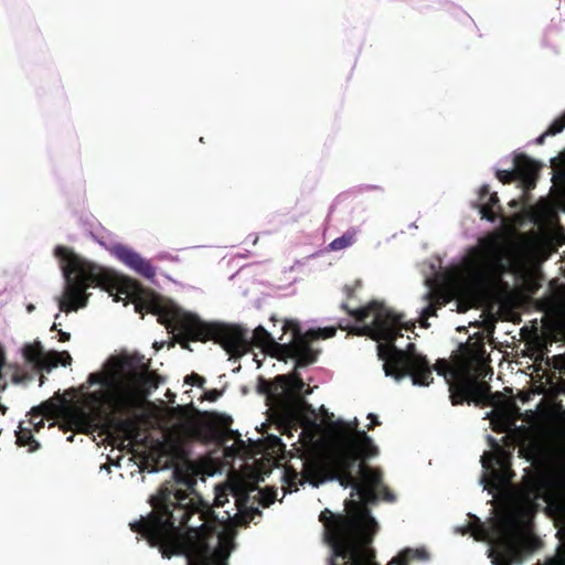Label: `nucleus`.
Returning a JSON list of instances; mask_svg holds the SVG:
<instances>
[{
  "mask_svg": "<svg viewBox=\"0 0 565 565\" xmlns=\"http://www.w3.org/2000/svg\"><path fill=\"white\" fill-rule=\"evenodd\" d=\"M152 512L130 524L152 547H159L163 557L184 555L198 565H226L230 552L224 547L212 548L203 523L189 525L193 514L199 521L216 519L212 507L193 491L188 493L162 484L150 499Z\"/></svg>",
  "mask_w": 565,
  "mask_h": 565,
  "instance_id": "nucleus-1",
  "label": "nucleus"
},
{
  "mask_svg": "<svg viewBox=\"0 0 565 565\" xmlns=\"http://www.w3.org/2000/svg\"><path fill=\"white\" fill-rule=\"evenodd\" d=\"M342 308L356 322H364L373 317L371 324H364L361 328L352 327L345 320L339 321L338 328L360 335H370L376 341H385L377 345V355L384 362L383 370L386 376L397 382L409 376L413 384L418 386H428L434 381L429 361L417 352L414 343H408L405 349L395 345L396 339L402 337L401 330L413 331L414 322L404 323V315L394 312L376 300L355 310L349 309L347 303H343Z\"/></svg>",
  "mask_w": 565,
  "mask_h": 565,
  "instance_id": "nucleus-2",
  "label": "nucleus"
},
{
  "mask_svg": "<svg viewBox=\"0 0 565 565\" xmlns=\"http://www.w3.org/2000/svg\"><path fill=\"white\" fill-rule=\"evenodd\" d=\"M356 426L355 419L354 433L341 437L331 451V479H337L343 488H352V498L359 495L364 503H374L379 500L382 472L363 463V460L377 456L379 448L366 431L356 429Z\"/></svg>",
  "mask_w": 565,
  "mask_h": 565,
  "instance_id": "nucleus-3",
  "label": "nucleus"
},
{
  "mask_svg": "<svg viewBox=\"0 0 565 565\" xmlns=\"http://www.w3.org/2000/svg\"><path fill=\"white\" fill-rule=\"evenodd\" d=\"M319 521L324 526V541L332 550L329 565H379L371 547L379 524L367 510L348 516L324 509Z\"/></svg>",
  "mask_w": 565,
  "mask_h": 565,
  "instance_id": "nucleus-4",
  "label": "nucleus"
},
{
  "mask_svg": "<svg viewBox=\"0 0 565 565\" xmlns=\"http://www.w3.org/2000/svg\"><path fill=\"white\" fill-rule=\"evenodd\" d=\"M54 255L61 262L65 278L64 294L58 299L60 311L68 313L86 307L88 301L86 289L90 286L100 287L110 295L117 290L118 294H125L128 297L139 288L135 280L120 279L114 271L84 259L65 246H56Z\"/></svg>",
  "mask_w": 565,
  "mask_h": 565,
  "instance_id": "nucleus-5",
  "label": "nucleus"
},
{
  "mask_svg": "<svg viewBox=\"0 0 565 565\" xmlns=\"http://www.w3.org/2000/svg\"><path fill=\"white\" fill-rule=\"evenodd\" d=\"M159 384L160 376L149 371L142 355L124 356L121 416L114 417V430L121 437V443L130 444L139 436V418L146 397Z\"/></svg>",
  "mask_w": 565,
  "mask_h": 565,
  "instance_id": "nucleus-6",
  "label": "nucleus"
},
{
  "mask_svg": "<svg viewBox=\"0 0 565 565\" xmlns=\"http://www.w3.org/2000/svg\"><path fill=\"white\" fill-rule=\"evenodd\" d=\"M484 354L483 343L473 342L461 345L459 365L450 366L447 360L438 359L430 367L449 383L450 399L452 405H461L465 402L476 405H491L493 395L490 385L471 375L475 365L481 366Z\"/></svg>",
  "mask_w": 565,
  "mask_h": 565,
  "instance_id": "nucleus-7",
  "label": "nucleus"
},
{
  "mask_svg": "<svg viewBox=\"0 0 565 565\" xmlns=\"http://www.w3.org/2000/svg\"><path fill=\"white\" fill-rule=\"evenodd\" d=\"M124 381V356L119 358L110 372L90 373L87 383L99 384L103 388L90 392L86 398L99 415H104L114 429V417L121 416Z\"/></svg>",
  "mask_w": 565,
  "mask_h": 565,
  "instance_id": "nucleus-8",
  "label": "nucleus"
},
{
  "mask_svg": "<svg viewBox=\"0 0 565 565\" xmlns=\"http://www.w3.org/2000/svg\"><path fill=\"white\" fill-rule=\"evenodd\" d=\"M511 246L498 232L490 233L478 241L471 249L473 264L481 279H501L510 270Z\"/></svg>",
  "mask_w": 565,
  "mask_h": 565,
  "instance_id": "nucleus-9",
  "label": "nucleus"
},
{
  "mask_svg": "<svg viewBox=\"0 0 565 565\" xmlns=\"http://www.w3.org/2000/svg\"><path fill=\"white\" fill-rule=\"evenodd\" d=\"M135 307L140 313L146 310L157 316L158 322L167 329L178 331V341L181 347L191 350L189 342L193 340L200 320L198 316L184 312L174 306L164 305L158 299L139 300Z\"/></svg>",
  "mask_w": 565,
  "mask_h": 565,
  "instance_id": "nucleus-10",
  "label": "nucleus"
},
{
  "mask_svg": "<svg viewBox=\"0 0 565 565\" xmlns=\"http://www.w3.org/2000/svg\"><path fill=\"white\" fill-rule=\"evenodd\" d=\"M292 332V340L280 349L291 356H296L295 369L305 367L313 364L318 360L319 351L311 347V342L318 339H329L335 335V327H326L311 329L305 333L301 332L297 321L285 320L282 332Z\"/></svg>",
  "mask_w": 565,
  "mask_h": 565,
  "instance_id": "nucleus-11",
  "label": "nucleus"
},
{
  "mask_svg": "<svg viewBox=\"0 0 565 565\" xmlns=\"http://www.w3.org/2000/svg\"><path fill=\"white\" fill-rule=\"evenodd\" d=\"M209 340L220 344L231 356L235 358L245 354L249 348L247 331L241 327L199 320L192 341L206 342Z\"/></svg>",
  "mask_w": 565,
  "mask_h": 565,
  "instance_id": "nucleus-12",
  "label": "nucleus"
},
{
  "mask_svg": "<svg viewBox=\"0 0 565 565\" xmlns=\"http://www.w3.org/2000/svg\"><path fill=\"white\" fill-rule=\"evenodd\" d=\"M540 166L524 153H518L513 158V168L511 170H497L495 177L503 184L519 181L520 186L524 189V196L527 191L536 186Z\"/></svg>",
  "mask_w": 565,
  "mask_h": 565,
  "instance_id": "nucleus-13",
  "label": "nucleus"
},
{
  "mask_svg": "<svg viewBox=\"0 0 565 565\" xmlns=\"http://www.w3.org/2000/svg\"><path fill=\"white\" fill-rule=\"evenodd\" d=\"M473 207L479 210L481 218L489 222H494L498 217H501L503 222L507 221L503 216V209L500 204L498 193L491 192L488 184L480 188L479 202L475 203Z\"/></svg>",
  "mask_w": 565,
  "mask_h": 565,
  "instance_id": "nucleus-14",
  "label": "nucleus"
},
{
  "mask_svg": "<svg viewBox=\"0 0 565 565\" xmlns=\"http://www.w3.org/2000/svg\"><path fill=\"white\" fill-rule=\"evenodd\" d=\"M481 461L484 469L491 470V477L495 482L505 484L512 481L514 472L510 459L503 454L486 452Z\"/></svg>",
  "mask_w": 565,
  "mask_h": 565,
  "instance_id": "nucleus-15",
  "label": "nucleus"
},
{
  "mask_svg": "<svg viewBox=\"0 0 565 565\" xmlns=\"http://www.w3.org/2000/svg\"><path fill=\"white\" fill-rule=\"evenodd\" d=\"M113 253L119 260L132 268L137 274L146 278L154 277L156 269L150 262L142 258L139 254L127 246L117 245L114 247Z\"/></svg>",
  "mask_w": 565,
  "mask_h": 565,
  "instance_id": "nucleus-16",
  "label": "nucleus"
},
{
  "mask_svg": "<svg viewBox=\"0 0 565 565\" xmlns=\"http://www.w3.org/2000/svg\"><path fill=\"white\" fill-rule=\"evenodd\" d=\"M330 456L331 452L323 462L316 459L306 460L302 469L303 478L313 486H318L324 479L332 480V470L329 466Z\"/></svg>",
  "mask_w": 565,
  "mask_h": 565,
  "instance_id": "nucleus-17",
  "label": "nucleus"
},
{
  "mask_svg": "<svg viewBox=\"0 0 565 565\" xmlns=\"http://www.w3.org/2000/svg\"><path fill=\"white\" fill-rule=\"evenodd\" d=\"M253 342L256 347L262 349H271L274 351L273 355L278 360L287 361V359H294L296 361V356H291L280 349L281 345H287L288 343H278L262 326L255 328L253 332Z\"/></svg>",
  "mask_w": 565,
  "mask_h": 565,
  "instance_id": "nucleus-18",
  "label": "nucleus"
},
{
  "mask_svg": "<svg viewBox=\"0 0 565 565\" xmlns=\"http://www.w3.org/2000/svg\"><path fill=\"white\" fill-rule=\"evenodd\" d=\"M523 561V548L515 542L502 540L498 545L495 565L520 564Z\"/></svg>",
  "mask_w": 565,
  "mask_h": 565,
  "instance_id": "nucleus-19",
  "label": "nucleus"
},
{
  "mask_svg": "<svg viewBox=\"0 0 565 565\" xmlns=\"http://www.w3.org/2000/svg\"><path fill=\"white\" fill-rule=\"evenodd\" d=\"M424 299L427 301V306L420 312L419 323L422 328L427 329L429 327L428 319L437 316V310L446 303V299L443 294L435 290L427 291Z\"/></svg>",
  "mask_w": 565,
  "mask_h": 565,
  "instance_id": "nucleus-20",
  "label": "nucleus"
},
{
  "mask_svg": "<svg viewBox=\"0 0 565 565\" xmlns=\"http://www.w3.org/2000/svg\"><path fill=\"white\" fill-rule=\"evenodd\" d=\"M22 351L25 361L44 371V366L49 362V352H44L41 342L28 343Z\"/></svg>",
  "mask_w": 565,
  "mask_h": 565,
  "instance_id": "nucleus-21",
  "label": "nucleus"
},
{
  "mask_svg": "<svg viewBox=\"0 0 565 565\" xmlns=\"http://www.w3.org/2000/svg\"><path fill=\"white\" fill-rule=\"evenodd\" d=\"M275 382L280 387L290 390L294 394H301L306 385L300 374L296 371L288 375H278Z\"/></svg>",
  "mask_w": 565,
  "mask_h": 565,
  "instance_id": "nucleus-22",
  "label": "nucleus"
},
{
  "mask_svg": "<svg viewBox=\"0 0 565 565\" xmlns=\"http://www.w3.org/2000/svg\"><path fill=\"white\" fill-rule=\"evenodd\" d=\"M58 364L68 366L72 364V356L67 351H49V362L44 366V371L50 372Z\"/></svg>",
  "mask_w": 565,
  "mask_h": 565,
  "instance_id": "nucleus-23",
  "label": "nucleus"
},
{
  "mask_svg": "<svg viewBox=\"0 0 565 565\" xmlns=\"http://www.w3.org/2000/svg\"><path fill=\"white\" fill-rule=\"evenodd\" d=\"M411 558L427 559L428 553L424 548H406L401 552L397 556L393 557L391 563H397V565H405Z\"/></svg>",
  "mask_w": 565,
  "mask_h": 565,
  "instance_id": "nucleus-24",
  "label": "nucleus"
},
{
  "mask_svg": "<svg viewBox=\"0 0 565 565\" xmlns=\"http://www.w3.org/2000/svg\"><path fill=\"white\" fill-rule=\"evenodd\" d=\"M358 231L355 228H350L340 237H337L329 244V248L331 250H341L349 246H351L355 242Z\"/></svg>",
  "mask_w": 565,
  "mask_h": 565,
  "instance_id": "nucleus-25",
  "label": "nucleus"
},
{
  "mask_svg": "<svg viewBox=\"0 0 565 565\" xmlns=\"http://www.w3.org/2000/svg\"><path fill=\"white\" fill-rule=\"evenodd\" d=\"M529 494L539 497L540 492L544 487V478L542 475L533 473L524 480Z\"/></svg>",
  "mask_w": 565,
  "mask_h": 565,
  "instance_id": "nucleus-26",
  "label": "nucleus"
},
{
  "mask_svg": "<svg viewBox=\"0 0 565 565\" xmlns=\"http://www.w3.org/2000/svg\"><path fill=\"white\" fill-rule=\"evenodd\" d=\"M520 454L527 460L534 461L542 455V447L536 440H531L520 449Z\"/></svg>",
  "mask_w": 565,
  "mask_h": 565,
  "instance_id": "nucleus-27",
  "label": "nucleus"
},
{
  "mask_svg": "<svg viewBox=\"0 0 565 565\" xmlns=\"http://www.w3.org/2000/svg\"><path fill=\"white\" fill-rule=\"evenodd\" d=\"M17 439L20 446H29L30 451H35L40 447V444L34 439L31 430H21Z\"/></svg>",
  "mask_w": 565,
  "mask_h": 565,
  "instance_id": "nucleus-28",
  "label": "nucleus"
},
{
  "mask_svg": "<svg viewBox=\"0 0 565 565\" xmlns=\"http://www.w3.org/2000/svg\"><path fill=\"white\" fill-rule=\"evenodd\" d=\"M277 491L274 488H265L259 490V504L264 508H268L276 500Z\"/></svg>",
  "mask_w": 565,
  "mask_h": 565,
  "instance_id": "nucleus-29",
  "label": "nucleus"
},
{
  "mask_svg": "<svg viewBox=\"0 0 565 565\" xmlns=\"http://www.w3.org/2000/svg\"><path fill=\"white\" fill-rule=\"evenodd\" d=\"M361 287H362L361 280H355L352 286L351 285H345L343 287V292L347 296V301H344V303H347L349 309H351V310L360 309V308H363V307L367 306V305H365V306L358 307V308H351L350 305H349V300L354 298V294H355L356 289H359ZM341 305H343V302ZM340 307H342V306H340ZM341 309L344 310L343 308H341Z\"/></svg>",
  "mask_w": 565,
  "mask_h": 565,
  "instance_id": "nucleus-30",
  "label": "nucleus"
},
{
  "mask_svg": "<svg viewBox=\"0 0 565 565\" xmlns=\"http://www.w3.org/2000/svg\"><path fill=\"white\" fill-rule=\"evenodd\" d=\"M564 128H565V114L562 117L555 119L550 125V127L545 130V135L555 136V135L562 132Z\"/></svg>",
  "mask_w": 565,
  "mask_h": 565,
  "instance_id": "nucleus-31",
  "label": "nucleus"
},
{
  "mask_svg": "<svg viewBox=\"0 0 565 565\" xmlns=\"http://www.w3.org/2000/svg\"><path fill=\"white\" fill-rule=\"evenodd\" d=\"M530 202H531L530 191H527V196H524V191H523L520 199H513L509 202V206L512 209H515V210L525 209L530 205Z\"/></svg>",
  "mask_w": 565,
  "mask_h": 565,
  "instance_id": "nucleus-32",
  "label": "nucleus"
},
{
  "mask_svg": "<svg viewBox=\"0 0 565 565\" xmlns=\"http://www.w3.org/2000/svg\"><path fill=\"white\" fill-rule=\"evenodd\" d=\"M205 379L201 375H199L198 373H194L192 372L191 374L186 375L185 379H184V383L185 384H189V385H192V386H198L200 388H203L204 387V384H205Z\"/></svg>",
  "mask_w": 565,
  "mask_h": 565,
  "instance_id": "nucleus-33",
  "label": "nucleus"
},
{
  "mask_svg": "<svg viewBox=\"0 0 565 565\" xmlns=\"http://www.w3.org/2000/svg\"><path fill=\"white\" fill-rule=\"evenodd\" d=\"M68 417L71 423L77 427L83 425V420L86 417V413L83 409H73L70 413Z\"/></svg>",
  "mask_w": 565,
  "mask_h": 565,
  "instance_id": "nucleus-34",
  "label": "nucleus"
},
{
  "mask_svg": "<svg viewBox=\"0 0 565 565\" xmlns=\"http://www.w3.org/2000/svg\"><path fill=\"white\" fill-rule=\"evenodd\" d=\"M381 494L382 499L387 502L395 501V494L383 483L377 488V495Z\"/></svg>",
  "mask_w": 565,
  "mask_h": 565,
  "instance_id": "nucleus-35",
  "label": "nucleus"
},
{
  "mask_svg": "<svg viewBox=\"0 0 565 565\" xmlns=\"http://www.w3.org/2000/svg\"><path fill=\"white\" fill-rule=\"evenodd\" d=\"M220 422H221V425L223 426V428L226 430V433L228 434V436L231 438L234 437V435H237L236 431H233L230 426L232 424V418L230 416H221L220 417Z\"/></svg>",
  "mask_w": 565,
  "mask_h": 565,
  "instance_id": "nucleus-36",
  "label": "nucleus"
},
{
  "mask_svg": "<svg viewBox=\"0 0 565 565\" xmlns=\"http://www.w3.org/2000/svg\"><path fill=\"white\" fill-rule=\"evenodd\" d=\"M223 394V391H220L217 388L209 390L204 393V398L209 402H216Z\"/></svg>",
  "mask_w": 565,
  "mask_h": 565,
  "instance_id": "nucleus-37",
  "label": "nucleus"
},
{
  "mask_svg": "<svg viewBox=\"0 0 565 565\" xmlns=\"http://www.w3.org/2000/svg\"><path fill=\"white\" fill-rule=\"evenodd\" d=\"M4 364H6V355H4V351H3L2 347L0 345V390L6 388V382H4V377L2 374V369H3Z\"/></svg>",
  "mask_w": 565,
  "mask_h": 565,
  "instance_id": "nucleus-38",
  "label": "nucleus"
},
{
  "mask_svg": "<svg viewBox=\"0 0 565 565\" xmlns=\"http://www.w3.org/2000/svg\"><path fill=\"white\" fill-rule=\"evenodd\" d=\"M546 565H565V548L557 556L548 559Z\"/></svg>",
  "mask_w": 565,
  "mask_h": 565,
  "instance_id": "nucleus-39",
  "label": "nucleus"
},
{
  "mask_svg": "<svg viewBox=\"0 0 565 565\" xmlns=\"http://www.w3.org/2000/svg\"><path fill=\"white\" fill-rule=\"evenodd\" d=\"M271 384L268 383L267 381H265L264 379H259V383H258V392L262 393V394H270L273 393L271 391Z\"/></svg>",
  "mask_w": 565,
  "mask_h": 565,
  "instance_id": "nucleus-40",
  "label": "nucleus"
},
{
  "mask_svg": "<svg viewBox=\"0 0 565 565\" xmlns=\"http://www.w3.org/2000/svg\"><path fill=\"white\" fill-rule=\"evenodd\" d=\"M51 331H57L60 342H66L71 339V334L61 329H57L56 323H53V326L51 327Z\"/></svg>",
  "mask_w": 565,
  "mask_h": 565,
  "instance_id": "nucleus-41",
  "label": "nucleus"
},
{
  "mask_svg": "<svg viewBox=\"0 0 565 565\" xmlns=\"http://www.w3.org/2000/svg\"><path fill=\"white\" fill-rule=\"evenodd\" d=\"M285 478L289 486H294L296 484V480L298 479V473L295 470H287Z\"/></svg>",
  "mask_w": 565,
  "mask_h": 565,
  "instance_id": "nucleus-42",
  "label": "nucleus"
},
{
  "mask_svg": "<svg viewBox=\"0 0 565 565\" xmlns=\"http://www.w3.org/2000/svg\"><path fill=\"white\" fill-rule=\"evenodd\" d=\"M524 220V214L521 212H516L514 215L511 216V223L513 225L521 224Z\"/></svg>",
  "mask_w": 565,
  "mask_h": 565,
  "instance_id": "nucleus-43",
  "label": "nucleus"
},
{
  "mask_svg": "<svg viewBox=\"0 0 565 565\" xmlns=\"http://www.w3.org/2000/svg\"><path fill=\"white\" fill-rule=\"evenodd\" d=\"M227 495L226 494H217L214 500V505L220 507L224 505L225 502H227Z\"/></svg>",
  "mask_w": 565,
  "mask_h": 565,
  "instance_id": "nucleus-44",
  "label": "nucleus"
},
{
  "mask_svg": "<svg viewBox=\"0 0 565 565\" xmlns=\"http://www.w3.org/2000/svg\"><path fill=\"white\" fill-rule=\"evenodd\" d=\"M367 418L371 419V423L367 425V429H373L375 426L380 425V422H379L376 415L369 414Z\"/></svg>",
  "mask_w": 565,
  "mask_h": 565,
  "instance_id": "nucleus-45",
  "label": "nucleus"
},
{
  "mask_svg": "<svg viewBox=\"0 0 565 565\" xmlns=\"http://www.w3.org/2000/svg\"><path fill=\"white\" fill-rule=\"evenodd\" d=\"M559 332L562 334V339L565 341V320L559 324Z\"/></svg>",
  "mask_w": 565,
  "mask_h": 565,
  "instance_id": "nucleus-46",
  "label": "nucleus"
},
{
  "mask_svg": "<svg viewBox=\"0 0 565 565\" xmlns=\"http://www.w3.org/2000/svg\"><path fill=\"white\" fill-rule=\"evenodd\" d=\"M548 135H545V132H543L540 137H537L536 139V143L537 145H543L544 143V140L545 138L547 137Z\"/></svg>",
  "mask_w": 565,
  "mask_h": 565,
  "instance_id": "nucleus-47",
  "label": "nucleus"
},
{
  "mask_svg": "<svg viewBox=\"0 0 565 565\" xmlns=\"http://www.w3.org/2000/svg\"><path fill=\"white\" fill-rule=\"evenodd\" d=\"M250 519H253L254 514H260L259 510L257 508H250Z\"/></svg>",
  "mask_w": 565,
  "mask_h": 565,
  "instance_id": "nucleus-48",
  "label": "nucleus"
},
{
  "mask_svg": "<svg viewBox=\"0 0 565 565\" xmlns=\"http://www.w3.org/2000/svg\"><path fill=\"white\" fill-rule=\"evenodd\" d=\"M6 411H7V408L0 404V414H4Z\"/></svg>",
  "mask_w": 565,
  "mask_h": 565,
  "instance_id": "nucleus-49",
  "label": "nucleus"
},
{
  "mask_svg": "<svg viewBox=\"0 0 565 565\" xmlns=\"http://www.w3.org/2000/svg\"><path fill=\"white\" fill-rule=\"evenodd\" d=\"M349 504H352V505H354V507H358V505H359V503H358V502H355V501H350V502H349Z\"/></svg>",
  "mask_w": 565,
  "mask_h": 565,
  "instance_id": "nucleus-50",
  "label": "nucleus"
},
{
  "mask_svg": "<svg viewBox=\"0 0 565 565\" xmlns=\"http://www.w3.org/2000/svg\"><path fill=\"white\" fill-rule=\"evenodd\" d=\"M188 488H192L193 483L192 482H189V481H185Z\"/></svg>",
  "mask_w": 565,
  "mask_h": 565,
  "instance_id": "nucleus-51",
  "label": "nucleus"
},
{
  "mask_svg": "<svg viewBox=\"0 0 565 565\" xmlns=\"http://www.w3.org/2000/svg\"><path fill=\"white\" fill-rule=\"evenodd\" d=\"M247 500H248V495H247V494H245V495H244V501H247Z\"/></svg>",
  "mask_w": 565,
  "mask_h": 565,
  "instance_id": "nucleus-52",
  "label": "nucleus"
}]
</instances>
